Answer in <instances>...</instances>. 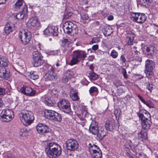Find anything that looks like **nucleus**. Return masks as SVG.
I'll use <instances>...</instances> for the list:
<instances>
[{
    "instance_id": "1",
    "label": "nucleus",
    "mask_w": 158,
    "mask_h": 158,
    "mask_svg": "<svg viewBox=\"0 0 158 158\" xmlns=\"http://www.w3.org/2000/svg\"><path fill=\"white\" fill-rule=\"evenodd\" d=\"M45 150L50 158H57L61 154L62 149L60 145L55 143H50L45 147Z\"/></svg>"
},
{
    "instance_id": "2",
    "label": "nucleus",
    "mask_w": 158,
    "mask_h": 158,
    "mask_svg": "<svg viewBox=\"0 0 158 158\" xmlns=\"http://www.w3.org/2000/svg\"><path fill=\"white\" fill-rule=\"evenodd\" d=\"M19 116L22 123L26 126L31 124L34 119L33 114L29 110H22L19 113Z\"/></svg>"
},
{
    "instance_id": "3",
    "label": "nucleus",
    "mask_w": 158,
    "mask_h": 158,
    "mask_svg": "<svg viewBox=\"0 0 158 158\" xmlns=\"http://www.w3.org/2000/svg\"><path fill=\"white\" fill-rule=\"evenodd\" d=\"M86 55L87 54L84 51L78 50L74 51L72 54V59L71 60L69 64L72 65L77 64L80 59L84 60Z\"/></svg>"
},
{
    "instance_id": "4",
    "label": "nucleus",
    "mask_w": 158,
    "mask_h": 158,
    "mask_svg": "<svg viewBox=\"0 0 158 158\" xmlns=\"http://www.w3.org/2000/svg\"><path fill=\"white\" fill-rule=\"evenodd\" d=\"M63 29L65 33L74 35L78 33V28L76 24L71 21L66 22L63 25Z\"/></svg>"
},
{
    "instance_id": "5",
    "label": "nucleus",
    "mask_w": 158,
    "mask_h": 158,
    "mask_svg": "<svg viewBox=\"0 0 158 158\" xmlns=\"http://www.w3.org/2000/svg\"><path fill=\"white\" fill-rule=\"evenodd\" d=\"M44 116L54 121L60 122L62 119L61 114L54 111L45 110L44 111Z\"/></svg>"
},
{
    "instance_id": "6",
    "label": "nucleus",
    "mask_w": 158,
    "mask_h": 158,
    "mask_svg": "<svg viewBox=\"0 0 158 158\" xmlns=\"http://www.w3.org/2000/svg\"><path fill=\"white\" fill-rule=\"evenodd\" d=\"M14 116L13 111L8 109L3 110L0 114L1 120L5 122H8L11 121Z\"/></svg>"
},
{
    "instance_id": "7",
    "label": "nucleus",
    "mask_w": 158,
    "mask_h": 158,
    "mask_svg": "<svg viewBox=\"0 0 158 158\" xmlns=\"http://www.w3.org/2000/svg\"><path fill=\"white\" fill-rule=\"evenodd\" d=\"M32 63L35 67L41 65L44 62L41 53L38 51H35L32 53Z\"/></svg>"
},
{
    "instance_id": "8",
    "label": "nucleus",
    "mask_w": 158,
    "mask_h": 158,
    "mask_svg": "<svg viewBox=\"0 0 158 158\" xmlns=\"http://www.w3.org/2000/svg\"><path fill=\"white\" fill-rule=\"evenodd\" d=\"M57 106L60 110L66 113L70 112L71 110L69 102L66 100L63 99L58 102Z\"/></svg>"
},
{
    "instance_id": "9",
    "label": "nucleus",
    "mask_w": 158,
    "mask_h": 158,
    "mask_svg": "<svg viewBox=\"0 0 158 158\" xmlns=\"http://www.w3.org/2000/svg\"><path fill=\"white\" fill-rule=\"evenodd\" d=\"M48 71L44 76L46 81H53L56 79L58 76L54 72V70L52 67L50 65H48Z\"/></svg>"
},
{
    "instance_id": "10",
    "label": "nucleus",
    "mask_w": 158,
    "mask_h": 158,
    "mask_svg": "<svg viewBox=\"0 0 158 158\" xmlns=\"http://www.w3.org/2000/svg\"><path fill=\"white\" fill-rule=\"evenodd\" d=\"M65 144L67 149L70 151H74L76 150L79 147L77 142L74 139L67 140Z\"/></svg>"
},
{
    "instance_id": "11",
    "label": "nucleus",
    "mask_w": 158,
    "mask_h": 158,
    "mask_svg": "<svg viewBox=\"0 0 158 158\" xmlns=\"http://www.w3.org/2000/svg\"><path fill=\"white\" fill-rule=\"evenodd\" d=\"M19 36L21 39L22 44H27L29 42L31 37L30 32H26L25 31L22 32H20Z\"/></svg>"
},
{
    "instance_id": "12",
    "label": "nucleus",
    "mask_w": 158,
    "mask_h": 158,
    "mask_svg": "<svg viewBox=\"0 0 158 158\" xmlns=\"http://www.w3.org/2000/svg\"><path fill=\"white\" fill-rule=\"evenodd\" d=\"M132 16L134 19V20L139 23H143L146 19V16L144 14L133 13Z\"/></svg>"
},
{
    "instance_id": "13",
    "label": "nucleus",
    "mask_w": 158,
    "mask_h": 158,
    "mask_svg": "<svg viewBox=\"0 0 158 158\" xmlns=\"http://www.w3.org/2000/svg\"><path fill=\"white\" fill-rule=\"evenodd\" d=\"M21 91L22 93L24 94L30 96H34L35 94V91L29 86H24L21 89Z\"/></svg>"
},
{
    "instance_id": "14",
    "label": "nucleus",
    "mask_w": 158,
    "mask_h": 158,
    "mask_svg": "<svg viewBox=\"0 0 158 158\" xmlns=\"http://www.w3.org/2000/svg\"><path fill=\"white\" fill-rule=\"evenodd\" d=\"M36 129L38 133L40 134L47 133L49 132L48 127L42 123H39L37 125Z\"/></svg>"
},
{
    "instance_id": "15",
    "label": "nucleus",
    "mask_w": 158,
    "mask_h": 158,
    "mask_svg": "<svg viewBox=\"0 0 158 158\" xmlns=\"http://www.w3.org/2000/svg\"><path fill=\"white\" fill-rule=\"evenodd\" d=\"M107 132L104 128L101 127L100 128H98V133L96 134L97 139L100 140H102L107 134Z\"/></svg>"
},
{
    "instance_id": "16",
    "label": "nucleus",
    "mask_w": 158,
    "mask_h": 158,
    "mask_svg": "<svg viewBox=\"0 0 158 158\" xmlns=\"http://www.w3.org/2000/svg\"><path fill=\"white\" fill-rule=\"evenodd\" d=\"M0 71V75L2 78L6 80L9 79L10 76V71L8 69L3 67Z\"/></svg>"
},
{
    "instance_id": "17",
    "label": "nucleus",
    "mask_w": 158,
    "mask_h": 158,
    "mask_svg": "<svg viewBox=\"0 0 158 158\" xmlns=\"http://www.w3.org/2000/svg\"><path fill=\"white\" fill-rule=\"evenodd\" d=\"M146 50L145 54L149 57L153 56L156 53V48L153 46L150 45L147 47Z\"/></svg>"
},
{
    "instance_id": "18",
    "label": "nucleus",
    "mask_w": 158,
    "mask_h": 158,
    "mask_svg": "<svg viewBox=\"0 0 158 158\" xmlns=\"http://www.w3.org/2000/svg\"><path fill=\"white\" fill-rule=\"evenodd\" d=\"M135 37V35L133 32L131 31H129L126 36V44L128 45H132Z\"/></svg>"
},
{
    "instance_id": "19",
    "label": "nucleus",
    "mask_w": 158,
    "mask_h": 158,
    "mask_svg": "<svg viewBox=\"0 0 158 158\" xmlns=\"http://www.w3.org/2000/svg\"><path fill=\"white\" fill-rule=\"evenodd\" d=\"M20 12L16 14V18L19 19H22L25 15H26L27 11V7L25 4L24 5V6Z\"/></svg>"
},
{
    "instance_id": "20",
    "label": "nucleus",
    "mask_w": 158,
    "mask_h": 158,
    "mask_svg": "<svg viewBox=\"0 0 158 158\" xmlns=\"http://www.w3.org/2000/svg\"><path fill=\"white\" fill-rule=\"evenodd\" d=\"M151 118H148L146 119H144L142 122L141 125L144 129L148 130L150 128L152 122L151 121Z\"/></svg>"
},
{
    "instance_id": "21",
    "label": "nucleus",
    "mask_w": 158,
    "mask_h": 158,
    "mask_svg": "<svg viewBox=\"0 0 158 158\" xmlns=\"http://www.w3.org/2000/svg\"><path fill=\"white\" fill-rule=\"evenodd\" d=\"M27 24L28 25L31 26L33 27H38L40 26V23L36 17H32L30 18Z\"/></svg>"
},
{
    "instance_id": "22",
    "label": "nucleus",
    "mask_w": 158,
    "mask_h": 158,
    "mask_svg": "<svg viewBox=\"0 0 158 158\" xmlns=\"http://www.w3.org/2000/svg\"><path fill=\"white\" fill-rule=\"evenodd\" d=\"M94 122H92L89 126V131L94 135H96L98 133V128L97 126V124L96 123L94 124Z\"/></svg>"
},
{
    "instance_id": "23",
    "label": "nucleus",
    "mask_w": 158,
    "mask_h": 158,
    "mask_svg": "<svg viewBox=\"0 0 158 158\" xmlns=\"http://www.w3.org/2000/svg\"><path fill=\"white\" fill-rule=\"evenodd\" d=\"M154 63L150 60H147L145 61V69L152 71L154 67Z\"/></svg>"
},
{
    "instance_id": "24",
    "label": "nucleus",
    "mask_w": 158,
    "mask_h": 158,
    "mask_svg": "<svg viewBox=\"0 0 158 158\" xmlns=\"http://www.w3.org/2000/svg\"><path fill=\"white\" fill-rule=\"evenodd\" d=\"M14 30V27H13L10 24L8 23L5 26L4 32L6 34L8 35L12 32Z\"/></svg>"
},
{
    "instance_id": "25",
    "label": "nucleus",
    "mask_w": 158,
    "mask_h": 158,
    "mask_svg": "<svg viewBox=\"0 0 158 158\" xmlns=\"http://www.w3.org/2000/svg\"><path fill=\"white\" fill-rule=\"evenodd\" d=\"M112 121L107 120L105 125L106 130L110 131H112L114 129L113 124Z\"/></svg>"
},
{
    "instance_id": "26",
    "label": "nucleus",
    "mask_w": 158,
    "mask_h": 158,
    "mask_svg": "<svg viewBox=\"0 0 158 158\" xmlns=\"http://www.w3.org/2000/svg\"><path fill=\"white\" fill-rule=\"evenodd\" d=\"M23 0H18L15 3V8L16 10H18L19 9H20L21 8V10L24 6L23 5Z\"/></svg>"
},
{
    "instance_id": "27",
    "label": "nucleus",
    "mask_w": 158,
    "mask_h": 158,
    "mask_svg": "<svg viewBox=\"0 0 158 158\" xmlns=\"http://www.w3.org/2000/svg\"><path fill=\"white\" fill-rule=\"evenodd\" d=\"M70 97L74 101L78 100L79 99L77 95V92L76 91H71L70 93Z\"/></svg>"
},
{
    "instance_id": "28",
    "label": "nucleus",
    "mask_w": 158,
    "mask_h": 158,
    "mask_svg": "<svg viewBox=\"0 0 158 158\" xmlns=\"http://www.w3.org/2000/svg\"><path fill=\"white\" fill-rule=\"evenodd\" d=\"M138 136L139 139H142L143 140H146L148 138L147 132L142 131L138 134Z\"/></svg>"
},
{
    "instance_id": "29",
    "label": "nucleus",
    "mask_w": 158,
    "mask_h": 158,
    "mask_svg": "<svg viewBox=\"0 0 158 158\" xmlns=\"http://www.w3.org/2000/svg\"><path fill=\"white\" fill-rule=\"evenodd\" d=\"M94 158H101L102 156V153L100 150L91 154Z\"/></svg>"
},
{
    "instance_id": "30",
    "label": "nucleus",
    "mask_w": 158,
    "mask_h": 158,
    "mask_svg": "<svg viewBox=\"0 0 158 158\" xmlns=\"http://www.w3.org/2000/svg\"><path fill=\"white\" fill-rule=\"evenodd\" d=\"M89 150L90 154H91L100 149L98 146L96 145H93L89 148Z\"/></svg>"
},
{
    "instance_id": "31",
    "label": "nucleus",
    "mask_w": 158,
    "mask_h": 158,
    "mask_svg": "<svg viewBox=\"0 0 158 158\" xmlns=\"http://www.w3.org/2000/svg\"><path fill=\"white\" fill-rule=\"evenodd\" d=\"M44 102L46 105L48 106H52L54 105L53 102H52L49 98H45L44 100Z\"/></svg>"
},
{
    "instance_id": "32",
    "label": "nucleus",
    "mask_w": 158,
    "mask_h": 158,
    "mask_svg": "<svg viewBox=\"0 0 158 158\" xmlns=\"http://www.w3.org/2000/svg\"><path fill=\"white\" fill-rule=\"evenodd\" d=\"M89 74L90 78L93 80H96L98 77V75L92 72H89Z\"/></svg>"
},
{
    "instance_id": "33",
    "label": "nucleus",
    "mask_w": 158,
    "mask_h": 158,
    "mask_svg": "<svg viewBox=\"0 0 158 158\" xmlns=\"http://www.w3.org/2000/svg\"><path fill=\"white\" fill-rule=\"evenodd\" d=\"M51 26L48 27L44 31V34L48 36H52Z\"/></svg>"
},
{
    "instance_id": "34",
    "label": "nucleus",
    "mask_w": 158,
    "mask_h": 158,
    "mask_svg": "<svg viewBox=\"0 0 158 158\" xmlns=\"http://www.w3.org/2000/svg\"><path fill=\"white\" fill-rule=\"evenodd\" d=\"M51 29L52 30V36H57L58 35L57 27L52 26H51Z\"/></svg>"
},
{
    "instance_id": "35",
    "label": "nucleus",
    "mask_w": 158,
    "mask_h": 158,
    "mask_svg": "<svg viewBox=\"0 0 158 158\" xmlns=\"http://www.w3.org/2000/svg\"><path fill=\"white\" fill-rule=\"evenodd\" d=\"M28 76L31 79L35 80L38 79L39 78V76L35 74V72H31L29 73V74L28 75Z\"/></svg>"
},
{
    "instance_id": "36",
    "label": "nucleus",
    "mask_w": 158,
    "mask_h": 158,
    "mask_svg": "<svg viewBox=\"0 0 158 158\" xmlns=\"http://www.w3.org/2000/svg\"><path fill=\"white\" fill-rule=\"evenodd\" d=\"M0 60L2 62V66L6 67L8 65V61L6 58L2 57L0 58Z\"/></svg>"
},
{
    "instance_id": "37",
    "label": "nucleus",
    "mask_w": 158,
    "mask_h": 158,
    "mask_svg": "<svg viewBox=\"0 0 158 158\" xmlns=\"http://www.w3.org/2000/svg\"><path fill=\"white\" fill-rule=\"evenodd\" d=\"M145 73L146 74V77L148 78H151L153 76V73L152 71L147 70V69H145Z\"/></svg>"
},
{
    "instance_id": "38",
    "label": "nucleus",
    "mask_w": 158,
    "mask_h": 158,
    "mask_svg": "<svg viewBox=\"0 0 158 158\" xmlns=\"http://www.w3.org/2000/svg\"><path fill=\"white\" fill-rule=\"evenodd\" d=\"M142 110H141L139 111V113L138 114V115L139 116V117L141 120V121H143L144 119H147V118L145 116H144V114L142 112Z\"/></svg>"
},
{
    "instance_id": "39",
    "label": "nucleus",
    "mask_w": 158,
    "mask_h": 158,
    "mask_svg": "<svg viewBox=\"0 0 158 158\" xmlns=\"http://www.w3.org/2000/svg\"><path fill=\"white\" fill-rule=\"evenodd\" d=\"M105 35L109 36L112 33V28L110 27L106 28L105 29Z\"/></svg>"
},
{
    "instance_id": "40",
    "label": "nucleus",
    "mask_w": 158,
    "mask_h": 158,
    "mask_svg": "<svg viewBox=\"0 0 158 158\" xmlns=\"http://www.w3.org/2000/svg\"><path fill=\"white\" fill-rule=\"evenodd\" d=\"M73 15V13L71 12H66L65 13L63 16L64 19H67L70 18Z\"/></svg>"
},
{
    "instance_id": "41",
    "label": "nucleus",
    "mask_w": 158,
    "mask_h": 158,
    "mask_svg": "<svg viewBox=\"0 0 158 158\" xmlns=\"http://www.w3.org/2000/svg\"><path fill=\"white\" fill-rule=\"evenodd\" d=\"M98 91L97 88L95 86L91 87L89 90V92L91 95L94 93H97Z\"/></svg>"
},
{
    "instance_id": "42",
    "label": "nucleus",
    "mask_w": 158,
    "mask_h": 158,
    "mask_svg": "<svg viewBox=\"0 0 158 158\" xmlns=\"http://www.w3.org/2000/svg\"><path fill=\"white\" fill-rule=\"evenodd\" d=\"M69 43L68 39H64L62 40V45L65 46L66 48V47H68Z\"/></svg>"
},
{
    "instance_id": "43",
    "label": "nucleus",
    "mask_w": 158,
    "mask_h": 158,
    "mask_svg": "<svg viewBox=\"0 0 158 158\" xmlns=\"http://www.w3.org/2000/svg\"><path fill=\"white\" fill-rule=\"evenodd\" d=\"M121 113V111L119 109H116L114 110V114L116 118H117V117L119 118Z\"/></svg>"
},
{
    "instance_id": "44",
    "label": "nucleus",
    "mask_w": 158,
    "mask_h": 158,
    "mask_svg": "<svg viewBox=\"0 0 158 158\" xmlns=\"http://www.w3.org/2000/svg\"><path fill=\"white\" fill-rule=\"evenodd\" d=\"M110 56L114 58H116L118 56V53L115 50H113L112 51Z\"/></svg>"
},
{
    "instance_id": "45",
    "label": "nucleus",
    "mask_w": 158,
    "mask_h": 158,
    "mask_svg": "<svg viewBox=\"0 0 158 158\" xmlns=\"http://www.w3.org/2000/svg\"><path fill=\"white\" fill-rule=\"evenodd\" d=\"M144 104L150 108H153L154 107V104L150 100L146 101Z\"/></svg>"
},
{
    "instance_id": "46",
    "label": "nucleus",
    "mask_w": 158,
    "mask_h": 158,
    "mask_svg": "<svg viewBox=\"0 0 158 158\" xmlns=\"http://www.w3.org/2000/svg\"><path fill=\"white\" fill-rule=\"evenodd\" d=\"M146 88L150 92L151 91L153 87V85L150 83H146Z\"/></svg>"
},
{
    "instance_id": "47",
    "label": "nucleus",
    "mask_w": 158,
    "mask_h": 158,
    "mask_svg": "<svg viewBox=\"0 0 158 158\" xmlns=\"http://www.w3.org/2000/svg\"><path fill=\"white\" fill-rule=\"evenodd\" d=\"M137 2H138L139 4H142L143 3H150L152 2H149L148 0H137Z\"/></svg>"
},
{
    "instance_id": "48",
    "label": "nucleus",
    "mask_w": 158,
    "mask_h": 158,
    "mask_svg": "<svg viewBox=\"0 0 158 158\" xmlns=\"http://www.w3.org/2000/svg\"><path fill=\"white\" fill-rule=\"evenodd\" d=\"M137 49V48L135 46H133L132 48V50L134 52L135 55H139L140 54V53Z\"/></svg>"
},
{
    "instance_id": "49",
    "label": "nucleus",
    "mask_w": 158,
    "mask_h": 158,
    "mask_svg": "<svg viewBox=\"0 0 158 158\" xmlns=\"http://www.w3.org/2000/svg\"><path fill=\"white\" fill-rule=\"evenodd\" d=\"M130 142L134 145H136L138 144V140L137 139L135 138L131 140Z\"/></svg>"
},
{
    "instance_id": "50",
    "label": "nucleus",
    "mask_w": 158,
    "mask_h": 158,
    "mask_svg": "<svg viewBox=\"0 0 158 158\" xmlns=\"http://www.w3.org/2000/svg\"><path fill=\"white\" fill-rule=\"evenodd\" d=\"M81 17L83 20H87L89 19V16L87 14H84L81 16Z\"/></svg>"
},
{
    "instance_id": "51",
    "label": "nucleus",
    "mask_w": 158,
    "mask_h": 158,
    "mask_svg": "<svg viewBox=\"0 0 158 158\" xmlns=\"http://www.w3.org/2000/svg\"><path fill=\"white\" fill-rule=\"evenodd\" d=\"M82 117H87L89 115V113L86 111H83L81 114Z\"/></svg>"
},
{
    "instance_id": "52",
    "label": "nucleus",
    "mask_w": 158,
    "mask_h": 158,
    "mask_svg": "<svg viewBox=\"0 0 158 158\" xmlns=\"http://www.w3.org/2000/svg\"><path fill=\"white\" fill-rule=\"evenodd\" d=\"M142 112L145 115H147V117L149 118H150V115L149 113L148 112L147 110H142Z\"/></svg>"
},
{
    "instance_id": "53",
    "label": "nucleus",
    "mask_w": 158,
    "mask_h": 158,
    "mask_svg": "<svg viewBox=\"0 0 158 158\" xmlns=\"http://www.w3.org/2000/svg\"><path fill=\"white\" fill-rule=\"evenodd\" d=\"M50 54L53 56L56 55L58 54V51L57 50H55L51 52Z\"/></svg>"
},
{
    "instance_id": "54",
    "label": "nucleus",
    "mask_w": 158,
    "mask_h": 158,
    "mask_svg": "<svg viewBox=\"0 0 158 158\" xmlns=\"http://www.w3.org/2000/svg\"><path fill=\"white\" fill-rule=\"evenodd\" d=\"M64 76L65 77H68L69 78H70L72 76V75L71 74H70L69 72H67L65 73Z\"/></svg>"
},
{
    "instance_id": "55",
    "label": "nucleus",
    "mask_w": 158,
    "mask_h": 158,
    "mask_svg": "<svg viewBox=\"0 0 158 158\" xmlns=\"http://www.w3.org/2000/svg\"><path fill=\"white\" fill-rule=\"evenodd\" d=\"M5 92V89L4 88L0 87V95H3Z\"/></svg>"
},
{
    "instance_id": "56",
    "label": "nucleus",
    "mask_w": 158,
    "mask_h": 158,
    "mask_svg": "<svg viewBox=\"0 0 158 158\" xmlns=\"http://www.w3.org/2000/svg\"><path fill=\"white\" fill-rule=\"evenodd\" d=\"M138 97L142 102L144 104L145 103L146 101L143 98V97L141 96H140L139 95H138Z\"/></svg>"
},
{
    "instance_id": "57",
    "label": "nucleus",
    "mask_w": 158,
    "mask_h": 158,
    "mask_svg": "<svg viewBox=\"0 0 158 158\" xmlns=\"http://www.w3.org/2000/svg\"><path fill=\"white\" fill-rule=\"evenodd\" d=\"M121 60L124 63H125L126 61V59L123 55H122L121 56Z\"/></svg>"
},
{
    "instance_id": "58",
    "label": "nucleus",
    "mask_w": 158,
    "mask_h": 158,
    "mask_svg": "<svg viewBox=\"0 0 158 158\" xmlns=\"http://www.w3.org/2000/svg\"><path fill=\"white\" fill-rule=\"evenodd\" d=\"M69 79V78L68 77H65L64 76L63 77L62 81L64 83H66L68 81Z\"/></svg>"
},
{
    "instance_id": "59",
    "label": "nucleus",
    "mask_w": 158,
    "mask_h": 158,
    "mask_svg": "<svg viewBox=\"0 0 158 158\" xmlns=\"http://www.w3.org/2000/svg\"><path fill=\"white\" fill-rule=\"evenodd\" d=\"M98 48V46L97 44L94 45L92 47V49L94 50H97Z\"/></svg>"
},
{
    "instance_id": "60",
    "label": "nucleus",
    "mask_w": 158,
    "mask_h": 158,
    "mask_svg": "<svg viewBox=\"0 0 158 158\" xmlns=\"http://www.w3.org/2000/svg\"><path fill=\"white\" fill-rule=\"evenodd\" d=\"M97 39L96 38H94L90 42V44H92L96 42Z\"/></svg>"
},
{
    "instance_id": "61",
    "label": "nucleus",
    "mask_w": 158,
    "mask_h": 158,
    "mask_svg": "<svg viewBox=\"0 0 158 158\" xmlns=\"http://www.w3.org/2000/svg\"><path fill=\"white\" fill-rule=\"evenodd\" d=\"M123 73L124 77L125 78H127V72L126 70H124L123 71Z\"/></svg>"
},
{
    "instance_id": "62",
    "label": "nucleus",
    "mask_w": 158,
    "mask_h": 158,
    "mask_svg": "<svg viewBox=\"0 0 158 158\" xmlns=\"http://www.w3.org/2000/svg\"><path fill=\"white\" fill-rule=\"evenodd\" d=\"M4 158H14V157L11 154H9L6 156Z\"/></svg>"
},
{
    "instance_id": "63",
    "label": "nucleus",
    "mask_w": 158,
    "mask_h": 158,
    "mask_svg": "<svg viewBox=\"0 0 158 158\" xmlns=\"http://www.w3.org/2000/svg\"><path fill=\"white\" fill-rule=\"evenodd\" d=\"M113 19H114V17H113V16H112V15L109 16L107 18V19L108 20H113Z\"/></svg>"
},
{
    "instance_id": "64",
    "label": "nucleus",
    "mask_w": 158,
    "mask_h": 158,
    "mask_svg": "<svg viewBox=\"0 0 158 158\" xmlns=\"http://www.w3.org/2000/svg\"><path fill=\"white\" fill-rule=\"evenodd\" d=\"M6 1L7 0H0V5L5 3Z\"/></svg>"
}]
</instances>
